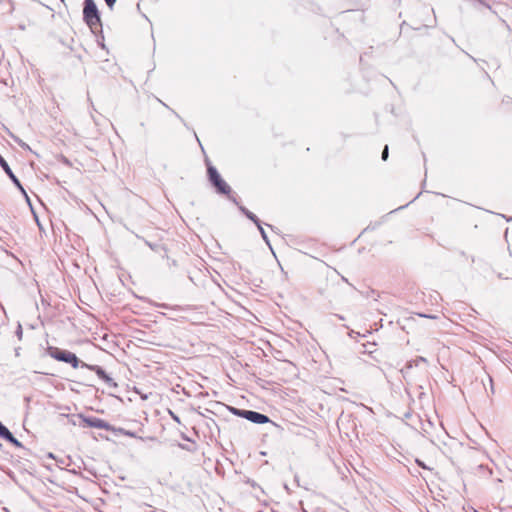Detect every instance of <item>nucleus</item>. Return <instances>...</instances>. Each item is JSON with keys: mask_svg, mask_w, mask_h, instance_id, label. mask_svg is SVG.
I'll list each match as a JSON object with an SVG mask.
<instances>
[{"mask_svg": "<svg viewBox=\"0 0 512 512\" xmlns=\"http://www.w3.org/2000/svg\"><path fill=\"white\" fill-rule=\"evenodd\" d=\"M83 18L89 28L95 32L101 26V20L97 6L93 0H85Z\"/></svg>", "mask_w": 512, "mask_h": 512, "instance_id": "1", "label": "nucleus"}, {"mask_svg": "<svg viewBox=\"0 0 512 512\" xmlns=\"http://www.w3.org/2000/svg\"><path fill=\"white\" fill-rule=\"evenodd\" d=\"M208 178L211 184L215 187L216 191L220 194L229 195L231 187L222 179L217 169L209 165L207 168Z\"/></svg>", "mask_w": 512, "mask_h": 512, "instance_id": "2", "label": "nucleus"}, {"mask_svg": "<svg viewBox=\"0 0 512 512\" xmlns=\"http://www.w3.org/2000/svg\"><path fill=\"white\" fill-rule=\"evenodd\" d=\"M82 368H87V369L95 372L96 375L99 377V379H101L109 388H117L118 387V385L114 381V379L112 377H110L102 367H100L98 365L82 363Z\"/></svg>", "mask_w": 512, "mask_h": 512, "instance_id": "3", "label": "nucleus"}, {"mask_svg": "<svg viewBox=\"0 0 512 512\" xmlns=\"http://www.w3.org/2000/svg\"><path fill=\"white\" fill-rule=\"evenodd\" d=\"M0 166L3 168V171H5V173L7 174V176L11 179V181L15 184V186L20 190V192L25 196L27 202L29 203V205H31L30 203V199L25 191V189L23 188V186L21 185L19 179L15 176V174L13 173V171L11 170L10 166L8 165V163L6 162V160L0 155Z\"/></svg>", "mask_w": 512, "mask_h": 512, "instance_id": "4", "label": "nucleus"}, {"mask_svg": "<svg viewBox=\"0 0 512 512\" xmlns=\"http://www.w3.org/2000/svg\"><path fill=\"white\" fill-rule=\"evenodd\" d=\"M241 417L255 424H265L271 422L267 415L253 410H246V412H242Z\"/></svg>", "mask_w": 512, "mask_h": 512, "instance_id": "5", "label": "nucleus"}, {"mask_svg": "<svg viewBox=\"0 0 512 512\" xmlns=\"http://www.w3.org/2000/svg\"><path fill=\"white\" fill-rule=\"evenodd\" d=\"M47 352L49 354L50 357H52L53 359L57 360V361H61V362H67V360H69L70 358V355L72 352L68 351V350H62V349H59L57 347H48L47 349Z\"/></svg>", "mask_w": 512, "mask_h": 512, "instance_id": "6", "label": "nucleus"}, {"mask_svg": "<svg viewBox=\"0 0 512 512\" xmlns=\"http://www.w3.org/2000/svg\"><path fill=\"white\" fill-rule=\"evenodd\" d=\"M0 437L5 439L6 441L11 443L15 447L23 448L22 443L20 441H18L13 436V434L9 431V429L5 425H3L2 423L0 424Z\"/></svg>", "mask_w": 512, "mask_h": 512, "instance_id": "7", "label": "nucleus"}, {"mask_svg": "<svg viewBox=\"0 0 512 512\" xmlns=\"http://www.w3.org/2000/svg\"><path fill=\"white\" fill-rule=\"evenodd\" d=\"M229 199L235 203L236 205H238L239 207V210L248 218L250 219L251 221H253L255 224H258V222L260 221L258 219V217L252 213L251 211H249L246 207L242 206V205H239V203L237 202L236 198L235 197H232V196H229Z\"/></svg>", "mask_w": 512, "mask_h": 512, "instance_id": "8", "label": "nucleus"}, {"mask_svg": "<svg viewBox=\"0 0 512 512\" xmlns=\"http://www.w3.org/2000/svg\"><path fill=\"white\" fill-rule=\"evenodd\" d=\"M85 422L93 428L106 429L108 427V424L100 418H86Z\"/></svg>", "mask_w": 512, "mask_h": 512, "instance_id": "9", "label": "nucleus"}, {"mask_svg": "<svg viewBox=\"0 0 512 512\" xmlns=\"http://www.w3.org/2000/svg\"><path fill=\"white\" fill-rule=\"evenodd\" d=\"M68 364H70L73 368L82 367V361L76 356V354L71 353L69 360H67Z\"/></svg>", "mask_w": 512, "mask_h": 512, "instance_id": "10", "label": "nucleus"}, {"mask_svg": "<svg viewBox=\"0 0 512 512\" xmlns=\"http://www.w3.org/2000/svg\"><path fill=\"white\" fill-rule=\"evenodd\" d=\"M256 226H257V228H258V230H259L263 240L266 242L267 245L270 246L268 236H267L264 228L262 227L261 221H259L258 224H256Z\"/></svg>", "mask_w": 512, "mask_h": 512, "instance_id": "11", "label": "nucleus"}, {"mask_svg": "<svg viewBox=\"0 0 512 512\" xmlns=\"http://www.w3.org/2000/svg\"><path fill=\"white\" fill-rule=\"evenodd\" d=\"M388 156H389V148H388V145H385V147L382 151L381 158H382V160L386 161L388 159Z\"/></svg>", "mask_w": 512, "mask_h": 512, "instance_id": "12", "label": "nucleus"}, {"mask_svg": "<svg viewBox=\"0 0 512 512\" xmlns=\"http://www.w3.org/2000/svg\"><path fill=\"white\" fill-rule=\"evenodd\" d=\"M475 1L477 2V4L479 6L485 7L487 9H489V10L492 9L491 6L489 5V3L486 0H475Z\"/></svg>", "mask_w": 512, "mask_h": 512, "instance_id": "13", "label": "nucleus"}, {"mask_svg": "<svg viewBox=\"0 0 512 512\" xmlns=\"http://www.w3.org/2000/svg\"><path fill=\"white\" fill-rule=\"evenodd\" d=\"M16 335H17L19 340L22 339L23 330H22L21 324H18V326H17Z\"/></svg>", "mask_w": 512, "mask_h": 512, "instance_id": "14", "label": "nucleus"}, {"mask_svg": "<svg viewBox=\"0 0 512 512\" xmlns=\"http://www.w3.org/2000/svg\"><path fill=\"white\" fill-rule=\"evenodd\" d=\"M231 411L234 415H237L239 417H241V413L242 412H246V410H243V409H237V408H231Z\"/></svg>", "mask_w": 512, "mask_h": 512, "instance_id": "15", "label": "nucleus"}, {"mask_svg": "<svg viewBox=\"0 0 512 512\" xmlns=\"http://www.w3.org/2000/svg\"><path fill=\"white\" fill-rule=\"evenodd\" d=\"M105 2L109 8H112L116 0H105Z\"/></svg>", "mask_w": 512, "mask_h": 512, "instance_id": "16", "label": "nucleus"}, {"mask_svg": "<svg viewBox=\"0 0 512 512\" xmlns=\"http://www.w3.org/2000/svg\"><path fill=\"white\" fill-rule=\"evenodd\" d=\"M417 464L422 467V468H426L425 464L423 462H421L420 460H416Z\"/></svg>", "mask_w": 512, "mask_h": 512, "instance_id": "17", "label": "nucleus"}, {"mask_svg": "<svg viewBox=\"0 0 512 512\" xmlns=\"http://www.w3.org/2000/svg\"><path fill=\"white\" fill-rule=\"evenodd\" d=\"M488 379H489V382L491 384V390L493 391V386H492V378L490 376H488Z\"/></svg>", "mask_w": 512, "mask_h": 512, "instance_id": "18", "label": "nucleus"}, {"mask_svg": "<svg viewBox=\"0 0 512 512\" xmlns=\"http://www.w3.org/2000/svg\"><path fill=\"white\" fill-rule=\"evenodd\" d=\"M419 361L426 362V359L424 357H419Z\"/></svg>", "mask_w": 512, "mask_h": 512, "instance_id": "19", "label": "nucleus"}, {"mask_svg": "<svg viewBox=\"0 0 512 512\" xmlns=\"http://www.w3.org/2000/svg\"><path fill=\"white\" fill-rule=\"evenodd\" d=\"M173 113L176 115V117L180 118L179 114H177L175 111Z\"/></svg>", "mask_w": 512, "mask_h": 512, "instance_id": "20", "label": "nucleus"}, {"mask_svg": "<svg viewBox=\"0 0 512 512\" xmlns=\"http://www.w3.org/2000/svg\"><path fill=\"white\" fill-rule=\"evenodd\" d=\"M151 512H157V510H152Z\"/></svg>", "mask_w": 512, "mask_h": 512, "instance_id": "21", "label": "nucleus"}, {"mask_svg": "<svg viewBox=\"0 0 512 512\" xmlns=\"http://www.w3.org/2000/svg\"><path fill=\"white\" fill-rule=\"evenodd\" d=\"M1 423H2V422L0 421V424H1Z\"/></svg>", "mask_w": 512, "mask_h": 512, "instance_id": "22", "label": "nucleus"}]
</instances>
